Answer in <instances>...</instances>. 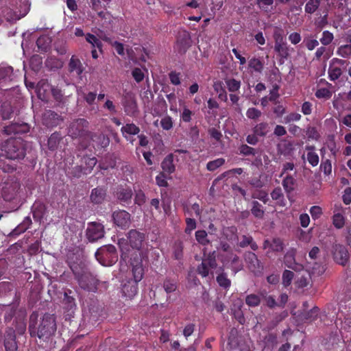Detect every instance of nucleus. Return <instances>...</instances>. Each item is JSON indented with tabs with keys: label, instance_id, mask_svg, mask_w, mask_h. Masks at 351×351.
Masks as SVG:
<instances>
[{
	"label": "nucleus",
	"instance_id": "obj_1",
	"mask_svg": "<svg viewBox=\"0 0 351 351\" xmlns=\"http://www.w3.org/2000/svg\"><path fill=\"white\" fill-rule=\"evenodd\" d=\"M143 240V234L132 230L128 233V240L121 239L118 243L121 252V261L130 263L136 281L141 280L144 274L143 254L140 250Z\"/></svg>",
	"mask_w": 351,
	"mask_h": 351
},
{
	"label": "nucleus",
	"instance_id": "obj_2",
	"mask_svg": "<svg viewBox=\"0 0 351 351\" xmlns=\"http://www.w3.org/2000/svg\"><path fill=\"white\" fill-rule=\"evenodd\" d=\"M1 154L6 158L15 160L25 156L23 143L21 138H10L2 145Z\"/></svg>",
	"mask_w": 351,
	"mask_h": 351
},
{
	"label": "nucleus",
	"instance_id": "obj_3",
	"mask_svg": "<svg viewBox=\"0 0 351 351\" xmlns=\"http://www.w3.org/2000/svg\"><path fill=\"white\" fill-rule=\"evenodd\" d=\"M95 257L104 266H110L117 261V254L114 245H108L97 250Z\"/></svg>",
	"mask_w": 351,
	"mask_h": 351
},
{
	"label": "nucleus",
	"instance_id": "obj_4",
	"mask_svg": "<svg viewBox=\"0 0 351 351\" xmlns=\"http://www.w3.org/2000/svg\"><path fill=\"white\" fill-rule=\"evenodd\" d=\"M21 185L16 180H8L0 186L1 195L6 202H14L18 199Z\"/></svg>",
	"mask_w": 351,
	"mask_h": 351
},
{
	"label": "nucleus",
	"instance_id": "obj_5",
	"mask_svg": "<svg viewBox=\"0 0 351 351\" xmlns=\"http://www.w3.org/2000/svg\"><path fill=\"white\" fill-rule=\"evenodd\" d=\"M56 330V326L53 315H45L38 326V337L39 338H48L54 333Z\"/></svg>",
	"mask_w": 351,
	"mask_h": 351
},
{
	"label": "nucleus",
	"instance_id": "obj_6",
	"mask_svg": "<svg viewBox=\"0 0 351 351\" xmlns=\"http://www.w3.org/2000/svg\"><path fill=\"white\" fill-rule=\"evenodd\" d=\"M216 267L215 252H213L203 258L201 265L197 267V271L202 277L208 276L210 272L212 277H213V270L216 269Z\"/></svg>",
	"mask_w": 351,
	"mask_h": 351
},
{
	"label": "nucleus",
	"instance_id": "obj_7",
	"mask_svg": "<svg viewBox=\"0 0 351 351\" xmlns=\"http://www.w3.org/2000/svg\"><path fill=\"white\" fill-rule=\"evenodd\" d=\"M30 3L28 0H15L12 15L9 16V20L16 21L24 17L29 11Z\"/></svg>",
	"mask_w": 351,
	"mask_h": 351
},
{
	"label": "nucleus",
	"instance_id": "obj_8",
	"mask_svg": "<svg viewBox=\"0 0 351 351\" xmlns=\"http://www.w3.org/2000/svg\"><path fill=\"white\" fill-rule=\"evenodd\" d=\"M88 126V122L84 119H80L73 122L69 129V134L72 138H77L86 135L88 138L90 134L87 132L86 128Z\"/></svg>",
	"mask_w": 351,
	"mask_h": 351
},
{
	"label": "nucleus",
	"instance_id": "obj_9",
	"mask_svg": "<svg viewBox=\"0 0 351 351\" xmlns=\"http://www.w3.org/2000/svg\"><path fill=\"white\" fill-rule=\"evenodd\" d=\"M104 235V228L102 224L97 222L88 223L86 229V237L90 241H96L102 238Z\"/></svg>",
	"mask_w": 351,
	"mask_h": 351
},
{
	"label": "nucleus",
	"instance_id": "obj_10",
	"mask_svg": "<svg viewBox=\"0 0 351 351\" xmlns=\"http://www.w3.org/2000/svg\"><path fill=\"white\" fill-rule=\"evenodd\" d=\"M332 221L337 229H341L346 223V208L341 204H336L333 208Z\"/></svg>",
	"mask_w": 351,
	"mask_h": 351
},
{
	"label": "nucleus",
	"instance_id": "obj_11",
	"mask_svg": "<svg viewBox=\"0 0 351 351\" xmlns=\"http://www.w3.org/2000/svg\"><path fill=\"white\" fill-rule=\"evenodd\" d=\"M122 105L128 115L134 116L138 112V106L134 94L127 93L122 99Z\"/></svg>",
	"mask_w": 351,
	"mask_h": 351
},
{
	"label": "nucleus",
	"instance_id": "obj_12",
	"mask_svg": "<svg viewBox=\"0 0 351 351\" xmlns=\"http://www.w3.org/2000/svg\"><path fill=\"white\" fill-rule=\"evenodd\" d=\"M333 258L337 263L342 265H346L349 260L346 247L340 244H335L333 246Z\"/></svg>",
	"mask_w": 351,
	"mask_h": 351
},
{
	"label": "nucleus",
	"instance_id": "obj_13",
	"mask_svg": "<svg viewBox=\"0 0 351 351\" xmlns=\"http://www.w3.org/2000/svg\"><path fill=\"white\" fill-rule=\"evenodd\" d=\"M51 90L53 97L56 99H59L60 98L61 94L59 90L54 89L51 88L49 84L46 82H40L36 87V91L38 97L42 99H45V94L47 91Z\"/></svg>",
	"mask_w": 351,
	"mask_h": 351
},
{
	"label": "nucleus",
	"instance_id": "obj_14",
	"mask_svg": "<svg viewBox=\"0 0 351 351\" xmlns=\"http://www.w3.org/2000/svg\"><path fill=\"white\" fill-rule=\"evenodd\" d=\"M113 220L117 226L125 228L130 226V215L125 210L116 211L113 213Z\"/></svg>",
	"mask_w": 351,
	"mask_h": 351
},
{
	"label": "nucleus",
	"instance_id": "obj_15",
	"mask_svg": "<svg viewBox=\"0 0 351 351\" xmlns=\"http://www.w3.org/2000/svg\"><path fill=\"white\" fill-rule=\"evenodd\" d=\"M344 61L338 58H333L328 68V75L330 80H337L341 75V69L337 64L343 65Z\"/></svg>",
	"mask_w": 351,
	"mask_h": 351
},
{
	"label": "nucleus",
	"instance_id": "obj_16",
	"mask_svg": "<svg viewBox=\"0 0 351 351\" xmlns=\"http://www.w3.org/2000/svg\"><path fill=\"white\" fill-rule=\"evenodd\" d=\"M29 130V126L26 123H12L4 128L3 132L6 134L27 133Z\"/></svg>",
	"mask_w": 351,
	"mask_h": 351
},
{
	"label": "nucleus",
	"instance_id": "obj_17",
	"mask_svg": "<svg viewBox=\"0 0 351 351\" xmlns=\"http://www.w3.org/2000/svg\"><path fill=\"white\" fill-rule=\"evenodd\" d=\"M134 282H128V284H125L122 287V293L125 297L132 298L136 293L138 291V285L137 283L141 280L136 281L135 278L134 277Z\"/></svg>",
	"mask_w": 351,
	"mask_h": 351
},
{
	"label": "nucleus",
	"instance_id": "obj_18",
	"mask_svg": "<svg viewBox=\"0 0 351 351\" xmlns=\"http://www.w3.org/2000/svg\"><path fill=\"white\" fill-rule=\"evenodd\" d=\"M34 219L41 221L46 215V206L40 202H36L32 206Z\"/></svg>",
	"mask_w": 351,
	"mask_h": 351
},
{
	"label": "nucleus",
	"instance_id": "obj_19",
	"mask_svg": "<svg viewBox=\"0 0 351 351\" xmlns=\"http://www.w3.org/2000/svg\"><path fill=\"white\" fill-rule=\"evenodd\" d=\"M4 344L6 351L16 350L17 345L15 341V335L14 330H10L7 332Z\"/></svg>",
	"mask_w": 351,
	"mask_h": 351
},
{
	"label": "nucleus",
	"instance_id": "obj_20",
	"mask_svg": "<svg viewBox=\"0 0 351 351\" xmlns=\"http://www.w3.org/2000/svg\"><path fill=\"white\" fill-rule=\"evenodd\" d=\"M32 223L29 217H26L18 226H16L10 233V236L16 237L24 232Z\"/></svg>",
	"mask_w": 351,
	"mask_h": 351
},
{
	"label": "nucleus",
	"instance_id": "obj_21",
	"mask_svg": "<svg viewBox=\"0 0 351 351\" xmlns=\"http://www.w3.org/2000/svg\"><path fill=\"white\" fill-rule=\"evenodd\" d=\"M106 197V191L101 188L94 189L90 194V199L95 204L101 203Z\"/></svg>",
	"mask_w": 351,
	"mask_h": 351
},
{
	"label": "nucleus",
	"instance_id": "obj_22",
	"mask_svg": "<svg viewBox=\"0 0 351 351\" xmlns=\"http://www.w3.org/2000/svg\"><path fill=\"white\" fill-rule=\"evenodd\" d=\"M88 276H82L79 280L80 285L82 288L84 289H87L88 291H95L97 287V281L94 278H91L88 282H86V280H88Z\"/></svg>",
	"mask_w": 351,
	"mask_h": 351
},
{
	"label": "nucleus",
	"instance_id": "obj_23",
	"mask_svg": "<svg viewBox=\"0 0 351 351\" xmlns=\"http://www.w3.org/2000/svg\"><path fill=\"white\" fill-rule=\"evenodd\" d=\"M162 168L163 171L168 173H172L175 171L173 165V158L171 154L167 156L162 162Z\"/></svg>",
	"mask_w": 351,
	"mask_h": 351
},
{
	"label": "nucleus",
	"instance_id": "obj_24",
	"mask_svg": "<svg viewBox=\"0 0 351 351\" xmlns=\"http://www.w3.org/2000/svg\"><path fill=\"white\" fill-rule=\"evenodd\" d=\"M306 149L308 150L306 154V158L308 162L313 166L315 167L319 163V156L315 152V148L313 146L306 147Z\"/></svg>",
	"mask_w": 351,
	"mask_h": 351
},
{
	"label": "nucleus",
	"instance_id": "obj_25",
	"mask_svg": "<svg viewBox=\"0 0 351 351\" xmlns=\"http://www.w3.org/2000/svg\"><path fill=\"white\" fill-rule=\"evenodd\" d=\"M89 138H90L91 141L93 143H95L97 146H101L102 147H105L109 144V139L104 134H100L99 135H90Z\"/></svg>",
	"mask_w": 351,
	"mask_h": 351
},
{
	"label": "nucleus",
	"instance_id": "obj_26",
	"mask_svg": "<svg viewBox=\"0 0 351 351\" xmlns=\"http://www.w3.org/2000/svg\"><path fill=\"white\" fill-rule=\"evenodd\" d=\"M123 135L128 138V135H135L140 132V129L134 123H128L121 128Z\"/></svg>",
	"mask_w": 351,
	"mask_h": 351
},
{
	"label": "nucleus",
	"instance_id": "obj_27",
	"mask_svg": "<svg viewBox=\"0 0 351 351\" xmlns=\"http://www.w3.org/2000/svg\"><path fill=\"white\" fill-rule=\"evenodd\" d=\"M181 106L182 108L180 114V121L185 123L190 122L192 119V116L193 115V111L191 110L185 104H183Z\"/></svg>",
	"mask_w": 351,
	"mask_h": 351
},
{
	"label": "nucleus",
	"instance_id": "obj_28",
	"mask_svg": "<svg viewBox=\"0 0 351 351\" xmlns=\"http://www.w3.org/2000/svg\"><path fill=\"white\" fill-rule=\"evenodd\" d=\"M274 50L281 58L287 59L289 56V49L286 43L275 44Z\"/></svg>",
	"mask_w": 351,
	"mask_h": 351
},
{
	"label": "nucleus",
	"instance_id": "obj_29",
	"mask_svg": "<svg viewBox=\"0 0 351 351\" xmlns=\"http://www.w3.org/2000/svg\"><path fill=\"white\" fill-rule=\"evenodd\" d=\"M271 196L274 200L277 201L278 205L281 206H285V200L284 199L283 193L280 188L275 189L271 193Z\"/></svg>",
	"mask_w": 351,
	"mask_h": 351
},
{
	"label": "nucleus",
	"instance_id": "obj_30",
	"mask_svg": "<svg viewBox=\"0 0 351 351\" xmlns=\"http://www.w3.org/2000/svg\"><path fill=\"white\" fill-rule=\"evenodd\" d=\"M69 69L71 71H75L77 75H80L83 71L81 62L80 60L74 58L73 57L70 60Z\"/></svg>",
	"mask_w": 351,
	"mask_h": 351
},
{
	"label": "nucleus",
	"instance_id": "obj_31",
	"mask_svg": "<svg viewBox=\"0 0 351 351\" xmlns=\"http://www.w3.org/2000/svg\"><path fill=\"white\" fill-rule=\"evenodd\" d=\"M195 239L197 241L203 245H206L210 243L208 239V234L205 230H197L195 232Z\"/></svg>",
	"mask_w": 351,
	"mask_h": 351
},
{
	"label": "nucleus",
	"instance_id": "obj_32",
	"mask_svg": "<svg viewBox=\"0 0 351 351\" xmlns=\"http://www.w3.org/2000/svg\"><path fill=\"white\" fill-rule=\"evenodd\" d=\"M13 69L10 66H0V81L11 80Z\"/></svg>",
	"mask_w": 351,
	"mask_h": 351
},
{
	"label": "nucleus",
	"instance_id": "obj_33",
	"mask_svg": "<svg viewBox=\"0 0 351 351\" xmlns=\"http://www.w3.org/2000/svg\"><path fill=\"white\" fill-rule=\"evenodd\" d=\"M213 88L215 91L218 93L219 97L223 100L227 99L226 93L223 87V83L221 81L214 82Z\"/></svg>",
	"mask_w": 351,
	"mask_h": 351
},
{
	"label": "nucleus",
	"instance_id": "obj_34",
	"mask_svg": "<svg viewBox=\"0 0 351 351\" xmlns=\"http://www.w3.org/2000/svg\"><path fill=\"white\" fill-rule=\"evenodd\" d=\"M249 67L256 72L261 73L263 69V62L258 58H252L249 61Z\"/></svg>",
	"mask_w": 351,
	"mask_h": 351
},
{
	"label": "nucleus",
	"instance_id": "obj_35",
	"mask_svg": "<svg viewBox=\"0 0 351 351\" xmlns=\"http://www.w3.org/2000/svg\"><path fill=\"white\" fill-rule=\"evenodd\" d=\"M337 54L342 58H349L351 56V45H343L337 50Z\"/></svg>",
	"mask_w": 351,
	"mask_h": 351
},
{
	"label": "nucleus",
	"instance_id": "obj_36",
	"mask_svg": "<svg viewBox=\"0 0 351 351\" xmlns=\"http://www.w3.org/2000/svg\"><path fill=\"white\" fill-rule=\"evenodd\" d=\"M226 84L230 92L237 91L241 87V82L233 78L226 80Z\"/></svg>",
	"mask_w": 351,
	"mask_h": 351
},
{
	"label": "nucleus",
	"instance_id": "obj_37",
	"mask_svg": "<svg viewBox=\"0 0 351 351\" xmlns=\"http://www.w3.org/2000/svg\"><path fill=\"white\" fill-rule=\"evenodd\" d=\"M163 288L167 294L173 293L177 289L176 282L174 280L167 279L163 283Z\"/></svg>",
	"mask_w": 351,
	"mask_h": 351
},
{
	"label": "nucleus",
	"instance_id": "obj_38",
	"mask_svg": "<svg viewBox=\"0 0 351 351\" xmlns=\"http://www.w3.org/2000/svg\"><path fill=\"white\" fill-rule=\"evenodd\" d=\"M102 39L106 41L109 42L112 45V46H113L114 47L116 51L117 52V53L119 55H121V56L124 55L125 53H124V47H123V44H121L117 41L112 40L106 36L103 37Z\"/></svg>",
	"mask_w": 351,
	"mask_h": 351
},
{
	"label": "nucleus",
	"instance_id": "obj_39",
	"mask_svg": "<svg viewBox=\"0 0 351 351\" xmlns=\"http://www.w3.org/2000/svg\"><path fill=\"white\" fill-rule=\"evenodd\" d=\"M252 213L256 217L261 218L264 215L262 206L256 201L252 202Z\"/></svg>",
	"mask_w": 351,
	"mask_h": 351
},
{
	"label": "nucleus",
	"instance_id": "obj_40",
	"mask_svg": "<svg viewBox=\"0 0 351 351\" xmlns=\"http://www.w3.org/2000/svg\"><path fill=\"white\" fill-rule=\"evenodd\" d=\"M225 162L223 158H217L207 163L206 168L208 171H213L222 166Z\"/></svg>",
	"mask_w": 351,
	"mask_h": 351
},
{
	"label": "nucleus",
	"instance_id": "obj_41",
	"mask_svg": "<svg viewBox=\"0 0 351 351\" xmlns=\"http://www.w3.org/2000/svg\"><path fill=\"white\" fill-rule=\"evenodd\" d=\"M254 132L258 136L265 135L268 132V124L267 123H260L257 124L254 127Z\"/></svg>",
	"mask_w": 351,
	"mask_h": 351
},
{
	"label": "nucleus",
	"instance_id": "obj_42",
	"mask_svg": "<svg viewBox=\"0 0 351 351\" xmlns=\"http://www.w3.org/2000/svg\"><path fill=\"white\" fill-rule=\"evenodd\" d=\"M210 3L208 5L210 6L211 15L214 16L217 11L219 10L223 5V0H210Z\"/></svg>",
	"mask_w": 351,
	"mask_h": 351
},
{
	"label": "nucleus",
	"instance_id": "obj_43",
	"mask_svg": "<svg viewBox=\"0 0 351 351\" xmlns=\"http://www.w3.org/2000/svg\"><path fill=\"white\" fill-rule=\"evenodd\" d=\"M320 4L319 0H309L305 5V11L307 13H313Z\"/></svg>",
	"mask_w": 351,
	"mask_h": 351
},
{
	"label": "nucleus",
	"instance_id": "obj_44",
	"mask_svg": "<svg viewBox=\"0 0 351 351\" xmlns=\"http://www.w3.org/2000/svg\"><path fill=\"white\" fill-rule=\"evenodd\" d=\"M332 106L338 111H342L345 109V106L342 102V95L341 93L334 97Z\"/></svg>",
	"mask_w": 351,
	"mask_h": 351
},
{
	"label": "nucleus",
	"instance_id": "obj_45",
	"mask_svg": "<svg viewBox=\"0 0 351 351\" xmlns=\"http://www.w3.org/2000/svg\"><path fill=\"white\" fill-rule=\"evenodd\" d=\"M315 96L319 99H328L331 97L332 92L326 88H322L316 91Z\"/></svg>",
	"mask_w": 351,
	"mask_h": 351
},
{
	"label": "nucleus",
	"instance_id": "obj_46",
	"mask_svg": "<svg viewBox=\"0 0 351 351\" xmlns=\"http://www.w3.org/2000/svg\"><path fill=\"white\" fill-rule=\"evenodd\" d=\"M217 282L219 285L225 289L228 288L230 286V280L227 278L224 274H221L217 277Z\"/></svg>",
	"mask_w": 351,
	"mask_h": 351
},
{
	"label": "nucleus",
	"instance_id": "obj_47",
	"mask_svg": "<svg viewBox=\"0 0 351 351\" xmlns=\"http://www.w3.org/2000/svg\"><path fill=\"white\" fill-rule=\"evenodd\" d=\"M160 125L163 130H169L173 128V120L169 116H165L160 120Z\"/></svg>",
	"mask_w": 351,
	"mask_h": 351
},
{
	"label": "nucleus",
	"instance_id": "obj_48",
	"mask_svg": "<svg viewBox=\"0 0 351 351\" xmlns=\"http://www.w3.org/2000/svg\"><path fill=\"white\" fill-rule=\"evenodd\" d=\"M246 304L250 306H256L260 304V298L254 294L249 295L245 299Z\"/></svg>",
	"mask_w": 351,
	"mask_h": 351
},
{
	"label": "nucleus",
	"instance_id": "obj_49",
	"mask_svg": "<svg viewBox=\"0 0 351 351\" xmlns=\"http://www.w3.org/2000/svg\"><path fill=\"white\" fill-rule=\"evenodd\" d=\"M334 38L332 33L329 31H324L322 36L320 38V42L324 45H328L332 41Z\"/></svg>",
	"mask_w": 351,
	"mask_h": 351
},
{
	"label": "nucleus",
	"instance_id": "obj_50",
	"mask_svg": "<svg viewBox=\"0 0 351 351\" xmlns=\"http://www.w3.org/2000/svg\"><path fill=\"white\" fill-rule=\"evenodd\" d=\"M50 43L49 38L47 36H40L36 41V45L41 50H46Z\"/></svg>",
	"mask_w": 351,
	"mask_h": 351
},
{
	"label": "nucleus",
	"instance_id": "obj_51",
	"mask_svg": "<svg viewBox=\"0 0 351 351\" xmlns=\"http://www.w3.org/2000/svg\"><path fill=\"white\" fill-rule=\"evenodd\" d=\"M246 116L250 119H257L261 116V112L256 108H250L246 111Z\"/></svg>",
	"mask_w": 351,
	"mask_h": 351
},
{
	"label": "nucleus",
	"instance_id": "obj_52",
	"mask_svg": "<svg viewBox=\"0 0 351 351\" xmlns=\"http://www.w3.org/2000/svg\"><path fill=\"white\" fill-rule=\"evenodd\" d=\"M86 40L87 42L90 43L93 47L101 49V43L95 36L90 34H87L86 36Z\"/></svg>",
	"mask_w": 351,
	"mask_h": 351
},
{
	"label": "nucleus",
	"instance_id": "obj_53",
	"mask_svg": "<svg viewBox=\"0 0 351 351\" xmlns=\"http://www.w3.org/2000/svg\"><path fill=\"white\" fill-rule=\"evenodd\" d=\"M293 278V273L289 270H285L282 274V283L285 287L291 285V280Z\"/></svg>",
	"mask_w": 351,
	"mask_h": 351
},
{
	"label": "nucleus",
	"instance_id": "obj_54",
	"mask_svg": "<svg viewBox=\"0 0 351 351\" xmlns=\"http://www.w3.org/2000/svg\"><path fill=\"white\" fill-rule=\"evenodd\" d=\"M252 197L254 199H258L265 204L268 201V195L266 192L263 191H256L252 194Z\"/></svg>",
	"mask_w": 351,
	"mask_h": 351
},
{
	"label": "nucleus",
	"instance_id": "obj_55",
	"mask_svg": "<svg viewBox=\"0 0 351 351\" xmlns=\"http://www.w3.org/2000/svg\"><path fill=\"white\" fill-rule=\"evenodd\" d=\"M294 179L291 176H287L282 182V185L287 191H291L293 189Z\"/></svg>",
	"mask_w": 351,
	"mask_h": 351
},
{
	"label": "nucleus",
	"instance_id": "obj_56",
	"mask_svg": "<svg viewBox=\"0 0 351 351\" xmlns=\"http://www.w3.org/2000/svg\"><path fill=\"white\" fill-rule=\"evenodd\" d=\"M132 192L130 189H122L118 193V197L123 201H127L132 197Z\"/></svg>",
	"mask_w": 351,
	"mask_h": 351
},
{
	"label": "nucleus",
	"instance_id": "obj_57",
	"mask_svg": "<svg viewBox=\"0 0 351 351\" xmlns=\"http://www.w3.org/2000/svg\"><path fill=\"white\" fill-rule=\"evenodd\" d=\"M321 170L326 176H329L332 172V165L329 160L322 162L320 165Z\"/></svg>",
	"mask_w": 351,
	"mask_h": 351
},
{
	"label": "nucleus",
	"instance_id": "obj_58",
	"mask_svg": "<svg viewBox=\"0 0 351 351\" xmlns=\"http://www.w3.org/2000/svg\"><path fill=\"white\" fill-rule=\"evenodd\" d=\"M104 108L112 114H116L117 112V109L115 104H114L113 101L110 99H106L104 104Z\"/></svg>",
	"mask_w": 351,
	"mask_h": 351
},
{
	"label": "nucleus",
	"instance_id": "obj_59",
	"mask_svg": "<svg viewBox=\"0 0 351 351\" xmlns=\"http://www.w3.org/2000/svg\"><path fill=\"white\" fill-rule=\"evenodd\" d=\"M310 213L312 218L315 220L319 219L322 215V209L320 206H313L310 208Z\"/></svg>",
	"mask_w": 351,
	"mask_h": 351
},
{
	"label": "nucleus",
	"instance_id": "obj_60",
	"mask_svg": "<svg viewBox=\"0 0 351 351\" xmlns=\"http://www.w3.org/2000/svg\"><path fill=\"white\" fill-rule=\"evenodd\" d=\"M186 226L185 228V232L191 234V232L196 228V221L195 219L191 218H187L186 220Z\"/></svg>",
	"mask_w": 351,
	"mask_h": 351
},
{
	"label": "nucleus",
	"instance_id": "obj_61",
	"mask_svg": "<svg viewBox=\"0 0 351 351\" xmlns=\"http://www.w3.org/2000/svg\"><path fill=\"white\" fill-rule=\"evenodd\" d=\"M132 76L137 82H140L144 79L145 75L141 69L136 68L132 71Z\"/></svg>",
	"mask_w": 351,
	"mask_h": 351
},
{
	"label": "nucleus",
	"instance_id": "obj_62",
	"mask_svg": "<svg viewBox=\"0 0 351 351\" xmlns=\"http://www.w3.org/2000/svg\"><path fill=\"white\" fill-rule=\"evenodd\" d=\"M85 163L86 165V167L85 168V171H90L97 164V159L95 157L93 158H85ZM84 173H86V171Z\"/></svg>",
	"mask_w": 351,
	"mask_h": 351
},
{
	"label": "nucleus",
	"instance_id": "obj_63",
	"mask_svg": "<svg viewBox=\"0 0 351 351\" xmlns=\"http://www.w3.org/2000/svg\"><path fill=\"white\" fill-rule=\"evenodd\" d=\"M183 246L181 243H176L173 250V254L176 259H180L182 256Z\"/></svg>",
	"mask_w": 351,
	"mask_h": 351
},
{
	"label": "nucleus",
	"instance_id": "obj_64",
	"mask_svg": "<svg viewBox=\"0 0 351 351\" xmlns=\"http://www.w3.org/2000/svg\"><path fill=\"white\" fill-rule=\"evenodd\" d=\"M274 0H258V5L262 10L267 11L272 5Z\"/></svg>",
	"mask_w": 351,
	"mask_h": 351
}]
</instances>
